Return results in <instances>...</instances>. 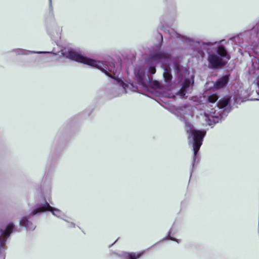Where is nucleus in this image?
<instances>
[{
  "label": "nucleus",
  "instance_id": "f257e3e1",
  "mask_svg": "<svg viewBox=\"0 0 259 259\" xmlns=\"http://www.w3.org/2000/svg\"><path fill=\"white\" fill-rule=\"evenodd\" d=\"M62 54L67 58L97 68L114 79L116 82L113 91L114 97H119L129 91L138 92L140 87L148 90L151 85L149 74H153L156 72L154 65H138L134 69L135 77L138 85L133 83L126 84L119 77L121 71V64L114 62L112 59L102 62L85 57L72 48L62 49Z\"/></svg>",
  "mask_w": 259,
  "mask_h": 259
},
{
  "label": "nucleus",
  "instance_id": "f03ea898",
  "mask_svg": "<svg viewBox=\"0 0 259 259\" xmlns=\"http://www.w3.org/2000/svg\"><path fill=\"white\" fill-rule=\"evenodd\" d=\"M196 108L188 105H184L177 108L174 112L175 114L179 117L185 124V130L188 136V144L193 151V166L199 161L197 153L202 145L203 138L206 134L204 130L195 128L190 122L194 115Z\"/></svg>",
  "mask_w": 259,
  "mask_h": 259
},
{
  "label": "nucleus",
  "instance_id": "7ed1b4c3",
  "mask_svg": "<svg viewBox=\"0 0 259 259\" xmlns=\"http://www.w3.org/2000/svg\"><path fill=\"white\" fill-rule=\"evenodd\" d=\"M219 97L216 94H212L207 96L208 104L204 109L203 117L205 120H208V123L211 125L212 123L219 122L222 119L227 116L224 112V108L229 102V99L227 98L220 100L213 108L210 104H214L218 100Z\"/></svg>",
  "mask_w": 259,
  "mask_h": 259
},
{
  "label": "nucleus",
  "instance_id": "20e7f679",
  "mask_svg": "<svg viewBox=\"0 0 259 259\" xmlns=\"http://www.w3.org/2000/svg\"><path fill=\"white\" fill-rule=\"evenodd\" d=\"M230 59V56L225 48L223 46H219L217 48L215 52L208 53V67L210 69L221 68Z\"/></svg>",
  "mask_w": 259,
  "mask_h": 259
},
{
  "label": "nucleus",
  "instance_id": "39448f33",
  "mask_svg": "<svg viewBox=\"0 0 259 259\" xmlns=\"http://www.w3.org/2000/svg\"><path fill=\"white\" fill-rule=\"evenodd\" d=\"M178 80L183 81L182 88L177 93V95L181 98H184L186 94L190 93L194 83L193 77H186L188 75V71L186 68H182L179 63L176 62L174 64Z\"/></svg>",
  "mask_w": 259,
  "mask_h": 259
},
{
  "label": "nucleus",
  "instance_id": "423d86ee",
  "mask_svg": "<svg viewBox=\"0 0 259 259\" xmlns=\"http://www.w3.org/2000/svg\"><path fill=\"white\" fill-rule=\"evenodd\" d=\"M15 226L13 223L4 225L0 222V259L5 258V245L7 239L10 236L14 230Z\"/></svg>",
  "mask_w": 259,
  "mask_h": 259
},
{
  "label": "nucleus",
  "instance_id": "0eeeda50",
  "mask_svg": "<svg viewBox=\"0 0 259 259\" xmlns=\"http://www.w3.org/2000/svg\"><path fill=\"white\" fill-rule=\"evenodd\" d=\"M152 60L162 64L165 63L166 66L164 67L163 75L165 81L167 82H169L172 78L169 68V65L171 64L170 56L165 53L156 52L152 55Z\"/></svg>",
  "mask_w": 259,
  "mask_h": 259
},
{
  "label": "nucleus",
  "instance_id": "6e6552de",
  "mask_svg": "<svg viewBox=\"0 0 259 259\" xmlns=\"http://www.w3.org/2000/svg\"><path fill=\"white\" fill-rule=\"evenodd\" d=\"M46 211H51L54 216L58 218H60L62 220L65 218L64 213L61 210L51 206L50 204L47 202H46L44 204L39 205L37 208L32 211L30 215H35L38 213L44 212Z\"/></svg>",
  "mask_w": 259,
  "mask_h": 259
},
{
  "label": "nucleus",
  "instance_id": "1a4fd4ad",
  "mask_svg": "<svg viewBox=\"0 0 259 259\" xmlns=\"http://www.w3.org/2000/svg\"><path fill=\"white\" fill-rule=\"evenodd\" d=\"M30 215L28 217H25L20 221V225L25 227L27 230H34L35 228V225L30 221Z\"/></svg>",
  "mask_w": 259,
  "mask_h": 259
},
{
  "label": "nucleus",
  "instance_id": "9d476101",
  "mask_svg": "<svg viewBox=\"0 0 259 259\" xmlns=\"http://www.w3.org/2000/svg\"><path fill=\"white\" fill-rule=\"evenodd\" d=\"M11 52L14 53L16 55H28L31 54H46L51 53L50 52H35L31 51L22 49H15L11 51Z\"/></svg>",
  "mask_w": 259,
  "mask_h": 259
},
{
  "label": "nucleus",
  "instance_id": "9b49d317",
  "mask_svg": "<svg viewBox=\"0 0 259 259\" xmlns=\"http://www.w3.org/2000/svg\"><path fill=\"white\" fill-rule=\"evenodd\" d=\"M229 79V75H226L219 78L214 84V88L220 89L226 85L228 82Z\"/></svg>",
  "mask_w": 259,
  "mask_h": 259
},
{
  "label": "nucleus",
  "instance_id": "f8f14e48",
  "mask_svg": "<svg viewBox=\"0 0 259 259\" xmlns=\"http://www.w3.org/2000/svg\"><path fill=\"white\" fill-rule=\"evenodd\" d=\"M144 251L140 252H123L122 255L123 259H138L144 253Z\"/></svg>",
  "mask_w": 259,
  "mask_h": 259
},
{
  "label": "nucleus",
  "instance_id": "ddd939ff",
  "mask_svg": "<svg viewBox=\"0 0 259 259\" xmlns=\"http://www.w3.org/2000/svg\"><path fill=\"white\" fill-rule=\"evenodd\" d=\"M177 37L180 38L182 41L187 44H191V43L194 42V40L191 38L180 34H177Z\"/></svg>",
  "mask_w": 259,
  "mask_h": 259
},
{
  "label": "nucleus",
  "instance_id": "4468645a",
  "mask_svg": "<svg viewBox=\"0 0 259 259\" xmlns=\"http://www.w3.org/2000/svg\"><path fill=\"white\" fill-rule=\"evenodd\" d=\"M251 62L252 67L255 69H259V56L253 57Z\"/></svg>",
  "mask_w": 259,
  "mask_h": 259
},
{
  "label": "nucleus",
  "instance_id": "2eb2a0df",
  "mask_svg": "<svg viewBox=\"0 0 259 259\" xmlns=\"http://www.w3.org/2000/svg\"><path fill=\"white\" fill-rule=\"evenodd\" d=\"M253 33H255V31L253 30H247V31H244L243 33H240L239 35V37H240L241 38H244V37H245V36H251V35H252Z\"/></svg>",
  "mask_w": 259,
  "mask_h": 259
},
{
  "label": "nucleus",
  "instance_id": "dca6fc26",
  "mask_svg": "<svg viewBox=\"0 0 259 259\" xmlns=\"http://www.w3.org/2000/svg\"><path fill=\"white\" fill-rule=\"evenodd\" d=\"M63 220L68 224V227L69 228H75V224L72 222L70 219H66V217L63 219Z\"/></svg>",
  "mask_w": 259,
  "mask_h": 259
},
{
  "label": "nucleus",
  "instance_id": "f3484780",
  "mask_svg": "<svg viewBox=\"0 0 259 259\" xmlns=\"http://www.w3.org/2000/svg\"><path fill=\"white\" fill-rule=\"evenodd\" d=\"M170 234H171V230H170L169 231L168 235H167V237L163 238L161 240V241H165V240H166L167 239H169V240H172V241H176L177 243H179L180 242L179 240H178V239H177L176 238H174L172 237H171Z\"/></svg>",
  "mask_w": 259,
  "mask_h": 259
},
{
  "label": "nucleus",
  "instance_id": "a211bd4d",
  "mask_svg": "<svg viewBox=\"0 0 259 259\" xmlns=\"http://www.w3.org/2000/svg\"><path fill=\"white\" fill-rule=\"evenodd\" d=\"M169 33H170V37L171 38H174L175 37H177V33H175L174 34H171V32H169Z\"/></svg>",
  "mask_w": 259,
  "mask_h": 259
},
{
  "label": "nucleus",
  "instance_id": "6ab92c4d",
  "mask_svg": "<svg viewBox=\"0 0 259 259\" xmlns=\"http://www.w3.org/2000/svg\"><path fill=\"white\" fill-rule=\"evenodd\" d=\"M159 36L160 37V39H161V40L162 41L163 40V36H162V35L161 34H159Z\"/></svg>",
  "mask_w": 259,
  "mask_h": 259
},
{
  "label": "nucleus",
  "instance_id": "aec40b11",
  "mask_svg": "<svg viewBox=\"0 0 259 259\" xmlns=\"http://www.w3.org/2000/svg\"><path fill=\"white\" fill-rule=\"evenodd\" d=\"M157 88H159V84H158V85H157Z\"/></svg>",
  "mask_w": 259,
  "mask_h": 259
},
{
  "label": "nucleus",
  "instance_id": "412c9836",
  "mask_svg": "<svg viewBox=\"0 0 259 259\" xmlns=\"http://www.w3.org/2000/svg\"><path fill=\"white\" fill-rule=\"evenodd\" d=\"M258 100H259V99H258Z\"/></svg>",
  "mask_w": 259,
  "mask_h": 259
}]
</instances>
